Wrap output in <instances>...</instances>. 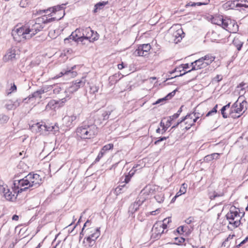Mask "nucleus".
Segmentation results:
<instances>
[{"instance_id": "f3484780", "label": "nucleus", "mask_w": 248, "mask_h": 248, "mask_svg": "<svg viewBox=\"0 0 248 248\" xmlns=\"http://www.w3.org/2000/svg\"><path fill=\"white\" fill-rule=\"evenodd\" d=\"M93 36V31L90 28H86L83 30L82 36L78 37L79 41H83L84 39L90 40Z\"/></svg>"}, {"instance_id": "0e129e2a", "label": "nucleus", "mask_w": 248, "mask_h": 248, "mask_svg": "<svg viewBox=\"0 0 248 248\" xmlns=\"http://www.w3.org/2000/svg\"><path fill=\"white\" fill-rule=\"evenodd\" d=\"M177 231L179 233L184 232V227L180 226L179 227H178L177 229Z\"/></svg>"}, {"instance_id": "4c0bfd02", "label": "nucleus", "mask_w": 248, "mask_h": 248, "mask_svg": "<svg viewBox=\"0 0 248 248\" xmlns=\"http://www.w3.org/2000/svg\"><path fill=\"white\" fill-rule=\"evenodd\" d=\"M218 105H216L211 110L209 111L206 115V116H209L210 115H214L215 114H216L217 112V108Z\"/></svg>"}, {"instance_id": "c9c22d12", "label": "nucleus", "mask_w": 248, "mask_h": 248, "mask_svg": "<svg viewBox=\"0 0 248 248\" xmlns=\"http://www.w3.org/2000/svg\"><path fill=\"white\" fill-rule=\"evenodd\" d=\"M8 188V186L4 184V182L0 180V192L3 193Z\"/></svg>"}, {"instance_id": "dca6fc26", "label": "nucleus", "mask_w": 248, "mask_h": 248, "mask_svg": "<svg viewBox=\"0 0 248 248\" xmlns=\"http://www.w3.org/2000/svg\"><path fill=\"white\" fill-rule=\"evenodd\" d=\"M76 67V65L72 67L71 69L63 70L58 75L55 77L54 78H58L62 76H68L70 78H73L77 76V73L76 71H73L74 69Z\"/></svg>"}, {"instance_id": "69168bd1", "label": "nucleus", "mask_w": 248, "mask_h": 248, "mask_svg": "<svg viewBox=\"0 0 248 248\" xmlns=\"http://www.w3.org/2000/svg\"><path fill=\"white\" fill-rule=\"evenodd\" d=\"M196 5V2H189L186 5V7L187 6H195Z\"/></svg>"}, {"instance_id": "e2e57ef3", "label": "nucleus", "mask_w": 248, "mask_h": 248, "mask_svg": "<svg viewBox=\"0 0 248 248\" xmlns=\"http://www.w3.org/2000/svg\"><path fill=\"white\" fill-rule=\"evenodd\" d=\"M160 126L163 128V129L164 130V132H165L166 131L165 124L164 123L162 122V121L160 123Z\"/></svg>"}, {"instance_id": "3c124183", "label": "nucleus", "mask_w": 248, "mask_h": 248, "mask_svg": "<svg viewBox=\"0 0 248 248\" xmlns=\"http://www.w3.org/2000/svg\"><path fill=\"white\" fill-rule=\"evenodd\" d=\"M168 138V137H163L159 138L158 139V140L155 142V144H157L158 143H159L160 142H161L163 140H166Z\"/></svg>"}, {"instance_id": "49530a36", "label": "nucleus", "mask_w": 248, "mask_h": 248, "mask_svg": "<svg viewBox=\"0 0 248 248\" xmlns=\"http://www.w3.org/2000/svg\"><path fill=\"white\" fill-rule=\"evenodd\" d=\"M175 240H176V241L178 240V242H175V244L177 245H180V244L183 243L185 241V239L183 237H180V238L177 237V238H175Z\"/></svg>"}, {"instance_id": "cd10ccee", "label": "nucleus", "mask_w": 248, "mask_h": 248, "mask_svg": "<svg viewBox=\"0 0 248 248\" xmlns=\"http://www.w3.org/2000/svg\"><path fill=\"white\" fill-rule=\"evenodd\" d=\"M187 185L184 183L182 185L179 191L177 193L176 195L174 197L176 198L177 197L181 195L182 194H185L186 191Z\"/></svg>"}, {"instance_id": "9d476101", "label": "nucleus", "mask_w": 248, "mask_h": 248, "mask_svg": "<svg viewBox=\"0 0 248 248\" xmlns=\"http://www.w3.org/2000/svg\"><path fill=\"white\" fill-rule=\"evenodd\" d=\"M27 100V98L24 99H21L19 98L15 101L11 100H7L5 101L4 106L5 108L8 110L15 109L17 107L19 106L22 102H23L24 101H26Z\"/></svg>"}, {"instance_id": "c03bdc74", "label": "nucleus", "mask_w": 248, "mask_h": 248, "mask_svg": "<svg viewBox=\"0 0 248 248\" xmlns=\"http://www.w3.org/2000/svg\"><path fill=\"white\" fill-rule=\"evenodd\" d=\"M228 23L226 20L223 19L222 20V24H221V26L224 29L226 30H228Z\"/></svg>"}, {"instance_id": "393cba45", "label": "nucleus", "mask_w": 248, "mask_h": 248, "mask_svg": "<svg viewBox=\"0 0 248 248\" xmlns=\"http://www.w3.org/2000/svg\"><path fill=\"white\" fill-rule=\"evenodd\" d=\"M222 154L219 153H213L209 155L205 156L204 158V160L205 161H210L213 159H218L219 158L220 155Z\"/></svg>"}, {"instance_id": "37998d69", "label": "nucleus", "mask_w": 248, "mask_h": 248, "mask_svg": "<svg viewBox=\"0 0 248 248\" xmlns=\"http://www.w3.org/2000/svg\"><path fill=\"white\" fill-rule=\"evenodd\" d=\"M89 224H90V221L88 220L84 224V226L82 229V231L81 232H80V235H79V237H80V239H81L83 236L84 235V233H83V231L85 229V227L86 226H88L89 225Z\"/></svg>"}, {"instance_id": "13d9d810", "label": "nucleus", "mask_w": 248, "mask_h": 248, "mask_svg": "<svg viewBox=\"0 0 248 248\" xmlns=\"http://www.w3.org/2000/svg\"><path fill=\"white\" fill-rule=\"evenodd\" d=\"M172 121H170L169 118H168L167 121L166 122V123L165 124V127L166 129L167 130L168 127H169L170 126L171 124V122Z\"/></svg>"}, {"instance_id": "6e6552de", "label": "nucleus", "mask_w": 248, "mask_h": 248, "mask_svg": "<svg viewBox=\"0 0 248 248\" xmlns=\"http://www.w3.org/2000/svg\"><path fill=\"white\" fill-rule=\"evenodd\" d=\"M63 4H62V5L55 6L52 7H50L46 10H40L36 11V13H34L33 14L35 15H41L43 13H47L48 12H51L52 13L60 12L62 16H60L59 17H55V18L54 19V20H60L63 17L65 14L63 10Z\"/></svg>"}, {"instance_id": "a211bd4d", "label": "nucleus", "mask_w": 248, "mask_h": 248, "mask_svg": "<svg viewBox=\"0 0 248 248\" xmlns=\"http://www.w3.org/2000/svg\"><path fill=\"white\" fill-rule=\"evenodd\" d=\"M184 37V32L181 28L177 29L172 33L173 40L175 43L179 42Z\"/></svg>"}, {"instance_id": "c85d7f7f", "label": "nucleus", "mask_w": 248, "mask_h": 248, "mask_svg": "<svg viewBox=\"0 0 248 248\" xmlns=\"http://www.w3.org/2000/svg\"><path fill=\"white\" fill-rule=\"evenodd\" d=\"M223 18L221 16H215L212 19V23L217 25H221L222 24Z\"/></svg>"}, {"instance_id": "e433bc0d", "label": "nucleus", "mask_w": 248, "mask_h": 248, "mask_svg": "<svg viewBox=\"0 0 248 248\" xmlns=\"http://www.w3.org/2000/svg\"><path fill=\"white\" fill-rule=\"evenodd\" d=\"M85 239L86 240V243L87 244V246H88V248H91L94 245L95 243V241H94L93 240H92L91 239H90V238H85L84 240ZM83 242L85 243V240H84Z\"/></svg>"}, {"instance_id": "2f4dec72", "label": "nucleus", "mask_w": 248, "mask_h": 248, "mask_svg": "<svg viewBox=\"0 0 248 248\" xmlns=\"http://www.w3.org/2000/svg\"><path fill=\"white\" fill-rule=\"evenodd\" d=\"M9 118L8 116L4 114H0V125H2L8 121Z\"/></svg>"}, {"instance_id": "de8ad7c7", "label": "nucleus", "mask_w": 248, "mask_h": 248, "mask_svg": "<svg viewBox=\"0 0 248 248\" xmlns=\"http://www.w3.org/2000/svg\"><path fill=\"white\" fill-rule=\"evenodd\" d=\"M9 91V92L8 93V94L16 91V86L15 85L14 83H13V85H12Z\"/></svg>"}, {"instance_id": "412c9836", "label": "nucleus", "mask_w": 248, "mask_h": 248, "mask_svg": "<svg viewBox=\"0 0 248 248\" xmlns=\"http://www.w3.org/2000/svg\"><path fill=\"white\" fill-rule=\"evenodd\" d=\"M148 194L145 192V189H143L141 191L136 201L139 202V204L141 205L148 198Z\"/></svg>"}, {"instance_id": "aec40b11", "label": "nucleus", "mask_w": 248, "mask_h": 248, "mask_svg": "<svg viewBox=\"0 0 248 248\" xmlns=\"http://www.w3.org/2000/svg\"><path fill=\"white\" fill-rule=\"evenodd\" d=\"M89 230L91 234L86 238H90L92 240L95 241L100 235V228L90 229Z\"/></svg>"}, {"instance_id": "bf43d9fd", "label": "nucleus", "mask_w": 248, "mask_h": 248, "mask_svg": "<svg viewBox=\"0 0 248 248\" xmlns=\"http://www.w3.org/2000/svg\"><path fill=\"white\" fill-rule=\"evenodd\" d=\"M180 67L183 68V70L187 69L189 68V64L188 63H186V64H183L180 65Z\"/></svg>"}, {"instance_id": "a18cd8bd", "label": "nucleus", "mask_w": 248, "mask_h": 248, "mask_svg": "<svg viewBox=\"0 0 248 248\" xmlns=\"http://www.w3.org/2000/svg\"><path fill=\"white\" fill-rule=\"evenodd\" d=\"M131 177V175H125L124 176V181H123L121 182V184H122L124 183H125V184L128 183L130 181Z\"/></svg>"}, {"instance_id": "f704fd0d", "label": "nucleus", "mask_w": 248, "mask_h": 248, "mask_svg": "<svg viewBox=\"0 0 248 248\" xmlns=\"http://www.w3.org/2000/svg\"><path fill=\"white\" fill-rule=\"evenodd\" d=\"M107 2H100L97 3L95 5V9L94 10V12L96 13L98 9H101L103 6L107 4Z\"/></svg>"}, {"instance_id": "ddd939ff", "label": "nucleus", "mask_w": 248, "mask_h": 248, "mask_svg": "<svg viewBox=\"0 0 248 248\" xmlns=\"http://www.w3.org/2000/svg\"><path fill=\"white\" fill-rule=\"evenodd\" d=\"M200 118V116H196V117L193 116L192 114H189L186 115L185 117L182 119V121H185V120L190 119V122L186 121L185 124L186 126L185 128L186 130L189 129L192 125H193L197 120Z\"/></svg>"}, {"instance_id": "f8f14e48", "label": "nucleus", "mask_w": 248, "mask_h": 248, "mask_svg": "<svg viewBox=\"0 0 248 248\" xmlns=\"http://www.w3.org/2000/svg\"><path fill=\"white\" fill-rule=\"evenodd\" d=\"M77 119V116L74 114L71 116H65L62 119V126L66 127L73 126Z\"/></svg>"}, {"instance_id": "680f3d73", "label": "nucleus", "mask_w": 248, "mask_h": 248, "mask_svg": "<svg viewBox=\"0 0 248 248\" xmlns=\"http://www.w3.org/2000/svg\"><path fill=\"white\" fill-rule=\"evenodd\" d=\"M246 85V87H248V85H247L246 84L242 82L241 83H240L239 86H238V87H240V88H242V90H243V89H245V86Z\"/></svg>"}, {"instance_id": "7ed1b4c3", "label": "nucleus", "mask_w": 248, "mask_h": 248, "mask_svg": "<svg viewBox=\"0 0 248 248\" xmlns=\"http://www.w3.org/2000/svg\"><path fill=\"white\" fill-rule=\"evenodd\" d=\"M246 101H243L242 102H239L238 100H237L230 107L231 103H229L222 108L221 113L224 118L230 117L234 119L238 118L241 116L247 109L244 108V105H246Z\"/></svg>"}, {"instance_id": "ea45409f", "label": "nucleus", "mask_w": 248, "mask_h": 248, "mask_svg": "<svg viewBox=\"0 0 248 248\" xmlns=\"http://www.w3.org/2000/svg\"><path fill=\"white\" fill-rule=\"evenodd\" d=\"M74 35H75V33L73 32L72 33V34L69 36L68 38H66L64 39V42L66 43L67 42V41H68L69 39H72L73 40H74L75 41H79V39H78V38L75 37Z\"/></svg>"}, {"instance_id": "4be33fe9", "label": "nucleus", "mask_w": 248, "mask_h": 248, "mask_svg": "<svg viewBox=\"0 0 248 248\" xmlns=\"http://www.w3.org/2000/svg\"><path fill=\"white\" fill-rule=\"evenodd\" d=\"M158 223H156L154 225L153 231L154 233L155 234V237L157 238L159 235L161 234L164 232L163 229Z\"/></svg>"}, {"instance_id": "b1692460", "label": "nucleus", "mask_w": 248, "mask_h": 248, "mask_svg": "<svg viewBox=\"0 0 248 248\" xmlns=\"http://www.w3.org/2000/svg\"><path fill=\"white\" fill-rule=\"evenodd\" d=\"M202 61L204 62L205 64L207 66L214 61L215 57L211 54H207L202 57Z\"/></svg>"}, {"instance_id": "a19ab883", "label": "nucleus", "mask_w": 248, "mask_h": 248, "mask_svg": "<svg viewBox=\"0 0 248 248\" xmlns=\"http://www.w3.org/2000/svg\"><path fill=\"white\" fill-rule=\"evenodd\" d=\"M113 148V145L112 144H108L107 145H105L102 149L103 151L106 152L107 151L112 149Z\"/></svg>"}, {"instance_id": "052dcab7", "label": "nucleus", "mask_w": 248, "mask_h": 248, "mask_svg": "<svg viewBox=\"0 0 248 248\" xmlns=\"http://www.w3.org/2000/svg\"><path fill=\"white\" fill-rule=\"evenodd\" d=\"M219 196H220V195H218L217 193L214 192L213 195H210V199L211 200H213V199H214L216 197H219Z\"/></svg>"}, {"instance_id": "72a5a7b5", "label": "nucleus", "mask_w": 248, "mask_h": 248, "mask_svg": "<svg viewBox=\"0 0 248 248\" xmlns=\"http://www.w3.org/2000/svg\"><path fill=\"white\" fill-rule=\"evenodd\" d=\"M141 46L144 49V55H148L149 52L151 48V46L149 44L141 45Z\"/></svg>"}, {"instance_id": "7c9ffc66", "label": "nucleus", "mask_w": 248, "mask_h": 248, "mask_svg": "<svg viewBox=\"0 0 248 248\" xmlns=\"http://www.w3.org/2000/svg\"><path fill=\"white\" fill-rule=\"evenodd\" d=\"M235 8H240L239 10H248V5L242 3H236L234 6Z\"/></svg>"}, {"instance_id": "864d4df0", "label": "nucleus", "mask_w": 248, "mask_h": 248, "mask_svg": "<svg viewBox=\"0 0 248 248\" xmlns=\"http://www.w3.org/2000/svg\"><path fill=\"white\" fill-rule=\"evenodd\" d=\"M90 89H91V92L93 93L97 92L98 90V87H97L96 86H93L91 87Z\"/></svg>"}, {"instance_id": "39448f33", "label": "nucleus", "mask_w": 248, "mask_h": 248, "mask_svg": "<svg viewBox=\"0 0 248 248\" xmlns=\"http://www.w3.org/2000/svg\"><path fill=\"white\" fill-rule=\"evenodd\" d=\"M77 135L84 139L93 138L97 134L98 129L95 125L83 124L77 129Z\"/></svg>"}, {"instance_id": "423d86ee", "label": "nucleus", "mask_w": 248, "mask_h": 248, "mask_svg": "<svg viewBox=\"0 0 248 248\" xmlns=\"http://www.w3.org/2000/svg\"><path fill=\"white\" fill-rule=\"evenodd\" d=\"M32 127L36 128V132L43 135H46L47 132H52L53 134H55L59 131V127L57 124H44L36 123L32 125Z\"/></svg>"}, {"instance_id": "6e6d98bb", "label": "nucleus", "mask_w": 248, "mask_h": 248, "mask_svg": "<svg viewBox=\"0 0 248 248\" xmlns=\"http://www.w3.org/2000/svg\"><path fill=\"white\" fill-rule=\"evenodd\" d=\"M222 76L220 75H217L213 79L214 81H216L217 82H219L222 79Z\"/></svg>"}, {"instance_id": "338daca9", "label": "nucleus", "mask_w": 248, "mask_h": 248, "mask_svg": "<svg viewBox=\"0 0 248 248\" xmlns=\"http://www.w3.org/2000/svg\"><path fill=\"white\" fill-rule=\"evenodd\" d=\"M192 221V218L191 217H189L186 220V222L187 224H190Z\"/></svg>"}, {"instance_id": "f257e3e1", "label": "nucleus", "mask_w": 248, "mask_h": 248, "mask_svg": "<svg viewBox=\"0 0 248 248\" xmlns=\"http://www.w3.org/2000/svg\"><path fill=\"white\" fill-rule=\"evenodd\" d=\"M55 18H47L46 16L38 17L36 19L35 23H33L32 21L12 31V35L14 39L18 42L29 39L42 31L45 27V24L53 21Z\"/></svg>"}, {"instance_id": "5fc2aeb1", "label": "nucleus", "mask_w": 248, "mask_h": 248, "mask_svg": "<svg viewBox=\"0 0 248 248\" xmlns=\"http://www.w3.org/2000/svg\"><path fill=\"white\" fill-rule=\"evenodd\" d=\"M179 116V114H177L176 113L173 115L170 116L169 118L170 119V121H173V120L177 119Z\"/></svg>"}, {"instance_id": "bb28decb", "label": "nucleus", "mask_w": 248, "mask_h": 248, "mask_svg": "<svg viewBox=\"0 0 248 248\" xmlns=\"http://www.w3.org/2000/svg\"><path fill=\"white\" fill-rule=\"evenodd\" d=\"M134 55L136 56L145 57L148 55H144V49L141 45H140L134 52Z\"/></svg>"}, {"instance_id": "774afa93", "label": "nucleus", "mask_w": 248, "mask_h": 248, "mask_svg": "<svg viewBox=\"0 0 248 248\" xmlns=\"http://www.w3.org/2000/svg\"><path fill=\"white\" fill-rule=\"evenodd\" d=\"M118 68L119 69L121 70L124 68V63L122 62L121 64H118Z\"/></svg>"}, {"instance_id": "9b49d317", "label": "nucleus", "mask_w": 248, "mask_h": 248, "mask_svg": "<svg viewBox=\"0 0 248 248\" xmlns=\"http://www.w3.org/2000/svg\"><path fill=\"white\" fill-rule=\"evenodd\" d=\"M18 50H16L15 48H12L9 49L3 58V61L7 62L10 60L13 61L16 59V56H18Z\"/></svg>"}, {"instance_id": "58836bf2", "label": "nucleus", "mask_w": 248, "mask_h": 248, "mask_svg": "<svg viewBox=\"0 0 248 248\" xmlns=\"http://www.w3.org/2000/svg\"><path fill=\"white\" fill-rule=\"evenodd\" d=\"M155 198L159 203L162 202L164 200V195L162 194L156 195L155 196Z\"/></svg>"}, {"instance_id": "5701e85b", "label": "nucleus", "mask_w": 248, "mask_h": 248, "mask_svg": "<svg viewBox=\"0 0 248 248\" xmlns=\"http://www.w3.org/2000/svg\"><path fill=\"white\" fill-rule=\"evenodd\" d=\"M140 205H141L140 204H139V202L136 200L135 202L131 203L128 209V212L131 214H134L139 209V208Z\"/></svg>"}, {"instance_id": "2eb2a0df", "label": "nucleus", "mask_w": 248, "mask_h": 248, "mask_svg": "<svg viewBox=\"0 0 248 248\" xmlns=\"http://www.w3.org/2000/svg\"><path fill=\"white\" fill-rule=\"evenodd\" d=\"M194 63H195V66H194V67H192L191 70H190L187 72H185L183 73H181L178 76H182L184 75L185 74H186V73L190 72L192 71L204 68L206 66V64H205L204 62H203L202 61V58L199 59L195 61ZM177 76H176V77H177Z\"/></svg>"}, {"instance_id": "f03ea898", "label": "nucleus", "mask_w": 248, "mask_h": 248, "mask_svg": "<svg viewBox=\"0 0 248 248\" xmlns=\"http://www.w3.org/2000/svg\"><path fill=\"white\" fill-rule=\"evenodd\" d=\"M42 184V179L38 174L29 173L20 180H15L14 185L17 188L16 192H22L30 187H38Z\"/></svg>"}, {"instance_id": "a878e982", "label": "nucleus", "mask_w": 248, "mask_h": 248, "mask_svg": "<svg viewBox=\"0 0 248 248\" xmlns=\"http://www.w3.org/2000/svg\"><path fill=\"white\" fill-rule=\"evenodd\" d=\"M58 104L59 101H57L55 100H51L46 106V110L55 109L58 106Z\"/></svg>"}, {"instance_id": "0eeeda50", "label": "nucleus", "mask_w": 248, "mask_h": 248, "mask_svg": "<svg viewBox=\"0 0 248 248\" xmlns=\"http://www.w3.org/2000/svg\"><path fill=\"white\" fill-rule=\"evenodd\" d=\"M48 88H50V91L52 90L55 94H58L62 103L66 101V98H67V97H65L66 89L64 88L63 85H50L48 86Z\"/></svg>"}, {"instance_id": "8fccbe9b", "label": "nucleus", "mask_w": 248, "mask_h": 248, "mask_svg": "<svg viewBox=\"0 0 248 248\" xmlns=\"http://www.w3.org/2000/svg\"><path fill=\"white\" fill-rule=\"evenodd\" d=\"M176 93V90H174L172 91L171 93H169L165 97H166V100H168L170 99L172 96H173Z\"/></svg>"}, {"instance_id": "6ab92c4d", "label": "nucleus", "mask_w": 248, "mask_h": 248, "mask_svg": "<svg viewBox=\"0 0 248 248\" xmlns=\"http://www.w3.org/2000/svg\"><path fill=\"white\" fill-rule=\"evenodd\" d=\"M49 89H50V88H48V86L43 87L40 90H38V91L35 92L34 93H33L31 94V96L30 95L29 96L28 99L27 98V100H29L31 98H34V97H39L40 98H41V94L47 92L48 91H50Z\"/></svg>"}, {"instance_id": "20e7f679", "label": "nucleus", "mask_w": 248, "mask_h": 248, "mask_svg": "<svg viewBox=\"0 0 248 248\" xmlns=\"http://www.w3.org/2000/svg\"><path fill=\"white\" fill-rule=\"evenodd\" d=\"M244 212H240L238 208L231 206L229 211L226 215V217L229 225L232 228L238 227L241 223V219L244 216Z\"/></svg>"}, {"instance_id": "473e14b6", "label": "nucleus", "mask_w": 248, "mask_h": 248, "mask_svg": "<svg viewBox=\"0 0 248 248\" xmlns=\"http://www.w3.org/2000/svg\"><path fill=\"white\" fill-rule=\"evenodd\" d=\"M170 221H171V220L170 218H166L163 220V223H158V224L160 226H161V227H162V228L163 229V231H164V230L165 229H166L167 227V224L169 223L170 222Z\"/></svg>"}, {"instance_id": "4468645a", "label": "nucleus", "mask_w": 248, "mask_h": 248, "mask_svg": "<svg viewBox=\"0 0 248 248\" xmlns=\"http://www.w3.org/2000/svg\"><path fill=\"white\" fill-rule=\"evenodd\" d=\"M13 187H12L13 191L14 193L12 191H10V189L8 188L6 191L3 193V195L5 198V199L9 201H15L17 194H18L20 192H15L17 190V188L15 187V186L13 185Z\"/></svg>"}, {"instance_id": "1a4fd4ad", "label": "nucleus", "mask_w": 248, "mask_h": 248, "mask_svg": "<svg viewBox=\"0 0 248 248\" xmlns=\"http://www.w3.org/2000/svg\"><path fill=\"white\" fill-rule=\"evenodd\" d=\"M86 82V79L82 78L81 79L77 80L75 83L66 89V95L65 97H69L71 93L77 91L79 88L84 86Z\"/></svg>"}, {"instance_id": "09e8293b", "label": "nucleus", "mask_w": 248, "mask_h": 248, "mask_svg": "<svg viewBox=\"0 0 248 248\" xmlns=\"http://www.w3.org/2000/svg\"><path fill=\"white\" fill-rule=\"evenodd\" d=\"M98 39V35L96 32H93V36L90 39V42H93Z\"/></svg>"}, {"instance_id": "79ce46f5", "label": "nucleus", "mask_w": 248, "mask_h": 248, "mask_svg": "<svg viewBox=\"0 0 248 248\" xmlns=\"http://www.w3.org/2000/svg\"><path fill=\"white\" fill-rule=\"evenodd\" d=\"M106 152L103 151L102 149H101V151L99 153L97 157L95 159V161L98 162L100 160V159L103 156V155L105 154Z\"/></svg>"}, {"instance_id": "603ef678", "label": "nucleus", "mask_w": 248, "mask_h": 248, "mask_svg": "<svg viewBox=\"0 0 248 248\" xmlns=\"http://www.w3.org/2000/svg\"><path fill=\"white\" fill-rule=\"evenodd\" d=\"M110 113L108 112H105L102 114V117H103V120H107L108 117L109 115H110Z\"/></svg>"}, {"instance_id": "c756f323", "label": "nucleus", "mask_w": 248, "mask_h": 248, "mask_svg": "<svg viewBox=\"0 0 248 248\" xmlns=\"http://www.w3.org/2000/svg\"><path fill=\"white\" fill-rule=\"evenodd\" d=\"M233 44L237 47V50H240L243 43L240 41L238 38L235 37L233 41Z\"/></svg>"}, {"instance_id": "4d7b16f0", "label": "nucleus", "mask_w": 248, "mask_h": 248, "mask_svg": "<svg viewBox=\"0 0 248 248\" xmlns=\"http://www.w3.org/2000/svg\"><path fill=\"white\" fill-rule=\"evenodd\" d=\"M166 100V97H164L161 99H158L155 103H154L153 104H158L161 102H164Z\"/></svg>"}]
</instances>
